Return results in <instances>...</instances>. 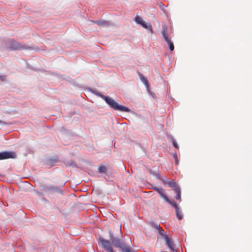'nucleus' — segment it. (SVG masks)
<instances>
[{"mask_svg":"<svg viewBox=\"0 0 252 252\" xmlns=\"http://www.w3.org/2000/svg\"><path fill=\"white\" fill-rule=\"evenodd\" d=\"M154 190L158 193L160 196L164 199L167 203H170V200L165 195L163 192V189L161 188L155 187L153 188Z\"/></svg>","mask_w":252,"mask_h":252,"instance_id":"nucleus-5","label":"nucleus"},{"mask_svg":"<svg viewBox=\"0 0 252 252\" xmlns=\"http://www.w3.org/2000/svg\"><path fill=\"white\" fill-rule=\"evenodd\" d=\"M173 144L176 148H177V149L179 148V146L175 140H173Z\"/></svg>","mask_w":252,"mask_h":252,"instance_id":"nucleus-20","label":"nucleus"},{"mask_svg":"<svg viewBox=\"0 0 252 252\" xmlns=\"http://www.w3.org/2000/svg\"><path fill=\"white\" fill-rule=\"evenodd\" d=\"M9 48L12 50H20L24 49L25 47L20 43L16 41H13L9 44Z\"/></svg>","mask_w":252,"mask_h":252,"instance_id":"nucleus-8","label":"nucleus"},{"mask_svg":"<svg viewBox=\"0 0 252 252\" xmlns=\"http://www.w3.org/2000/svg\"><path fill=\"white\" fill-rule=\"evenodd\" d=\"M170 205H171L176 210V214L178 218V219L179 220H181L183 218V215L182 212L180 210L179 208H178V206L176 205V204L172 201L170 200V203H168Z\"/></svg>","mask_w":252,"mask_h":252,"instance_id":"nucleus-9","label":"nucleus"},{"mask_svg":"<svg viewBox=\"0 0 252 252\" xmlns=\"http://www.w3.org/2000/svg\"><path fill=\"white\" fill-rule=\"evenodd\" d=\"M165 241L166 245L169 248V249L173 252H177L175 249V245L173 244L172 241L170 238L169 236H165Z\"/></svg>","mask_w":252,"mask_h":252,"instance_id":"nucleus-6","label":"nucleus"},{"mask_svg":"<svg viewBox=\"0 0 252 252\" xmlns=\"http://www.w3.org/2000/svg\"><path fill=\"white\" fill-rule=\"evenodd\" d=\"M0 79L1 81H3L5 79V76L4 75H0Z\"/></svg>","mask_w":252,"mask_h":252,"instance_id":"nucleus-21","label":"nucleus"},{"mask_svg":"<svg viewBox=\"0 0 252 252\" xmlns=\"http://www.w3.org/2000/svg\"><path fill=\"white\" fill-rule=\"evenodd\" d=\"M98 172L100 173H104L106 172V167L105 166H100L98 169Z\"/></svg>","mask_w":252,"mask_h":252,"instance_id":"nucleus-15","label":"nucleus"},{"mask_svg":"<svg viewBox=\"0 0 252 252\" xmlns=\"http://www.w3.org/2000/svg\"><path fill=\"white\" fill-rule=\"evenodd\" d=\"M98 242L99 245L107 252H113L111 243L109 241L102 238H100L98 240Z\"/></svg>","mask_w":252,"mask_h":252,"instance_id":"nucleus-3","label":"nucleus"},{"mask_svg":"<svg viewBox=\"0 0 252 252\" xmlns=\"http://www.w3.org/2000/svg\"><path fill=\"white\" fill-rule=\"evenodd\" d=\"M162 35L165 41L168 44L170 50L171 51H173L174 49V46L173 43L171 42L170 39L168 36L167 29L165 26H162Z\"/></svg>","mask_w":252,"mask_h":252,"instance_id":"nucleus-4","label":"nucleus"},{"mask_svg":"<svg viewBox=\"0 0 252 252\" xmlns=\"http://www.w3.org/2000/svg\"><path fill=\"white\" fill-rule=\"evenodd\" d=\"M144 28L149 30L152 32H153V29L152 26L150 23H146L145 22L143 21L140 24Z\"/></svg>","mask_w":252,"mask_h":252,"instance_id":"nucleus-13","label":"nucleus"},{"mask_svg":"<svg viewBox=\"0 0 252 252\" xmlns=\"http://www.w3.org/2000/svg\"><path fill=\"white\" fill-rule=\"evenodd\" d=\"M140 79L141 81L145 84V85L148 87V83L147 79L144 76L140 75Z\"/></svg>","mask_w":252,"mask_h":252,"instance_id":"nucleus-18","label":"nucleus"},{"mask_svg":"<svg viewBox=\"0 0 252 252\" xmlns=\"http://www.w3.org/2000/svg\"><path fill=\"white\" fill-rule=\"evenodd\" d=\"M109 233L110 241L114 247L120 248L123 252H126L127 249H130L129 247H126L119 238L114 237L111 231H109Z\"/></svg>","mask_w":252,"mask_h":252,"instance_id":"nucleus-2","label":"nucleus"},{"mask_svg":"<svg viewBox=\"0 0 252 252\" xmlns=\"http://www.w3.org/2000/svg\"><path fill=\"white\" fill-rule=\"evenodd\" d=\"M5 124H6V123L5 122H2L0 120V125L3 126V125H5Z\"/></svg>","mask_w":252,"mask_h":252,"instance_id":"nucleus-22","label":"nucleus"},{"mask_svg":"<svg viewBox=\"0 0 252 252\" xmlns=\"http://www.w3.org/2000/svg\"><path fill=\"white\" fill-rule=\"evenodd\" d=\"M175 164L178 165L179 163V161H178V159H175Z\"/></svg>","mask_w":252,"mask_h":252,"instance_id":"nucleus-25","label":"nucleus"},{"mask_svg":"<svg viewBox=\"0 0 252 252\" xmlns=\"http://www.w3.org/2000/svg\"><path fill=\"white\" fill-rule=\"evenodd\" d=\"M160 8H161L162 10H164V5H163V4H162L160 3Z\"/></svg>","mask_w":252,"mask_h":252,"instance_id":"nucleus-23","label":"nucleus"},{"mask_svg":"<svg viewBox=\"0 0 252 252\" xmlns=\"http://www.w3.org/2000/svg\"><path fill=\"white\" fill-rule=\"evenodd\" d=\"M173 157H174V158L175 159H177V154H176V153H175V154H174V155H173Z\"/></svg>","mask_w":252,"mask_h":252,"instance_id":"nucleus-26","label":"nucleus"},{"mask_svg":"<svg viewBox=\"0 0 252 252\" xmlns=\"http://www.w3.org/2000/svg\"><path fill=\"white\" fill-rule=\"evenodd\" d=\"M94 93L96 95L102 98L111 108L115 110L127 113L131 112V110L129 108L118 104L114 99L110 97L104 95L97 92Z\"/></svg>","mask_w":252,"mask_h":252,"instance_id":"nucleus-1","label":"nucleus"},{"mask_svg":"<svg viewBox=\"0 0 252 252\" xmlns=\"http://www.w3.org/2000/svg\"><path fill=\"white\" fill-rule=\"evenodd\" d=\"M45 189L47 190L52 191H59L61 192V189L56 187L53 186H47L45 188Z\"/></svg>","mask_w":252,"mask_h":252,"instance_id":"nucleus-14","label":"nucleus"},{"mask_svg":"<svg viewBox=\"0 0 252 252\" xmlns=\"http://www.w3.org/2000/svg\"><path fill=\"white\" fill-rule=\"evenodd\" d=\"M89 22L92 23H95L99 27H107L110 25L109 22L106 20H100L96 21L90 20Z\"/></svg>","mask_w":252,"mask_h":252,"instance_id":"nucleus-10","label":"nucleus"},{"mask_svg":"<svg viewBox=\"0 0 252 252\" xmlns=\"http://www.w3.org/2000/svg\"><path fill=\"white\" fill-rule=\"evenodd\" d=\"M158 231L159 234L164 239H165V236H168L165 234V231L161 227L158 230Z\"/></svg>","mask_w":252,"mask_h":252,"instance_id":"nucleus-17","label":"nucleus"},{"mask_svg":"<svg viewBox=\"0 0 252 252\" xmlns=\"http://www.w3.org/2000/svg\"><path fill=\"white\" fill-rule=\"evenodd\" d=\"M162 182L164 184H167L169 186V187H172L173 189L175 188L176 187H180L178 185L176 184L175 180H172L171 181H169L168 180H163Z\"/></svg>","mask_w":252,"mask_h":252,"instance_id":"nucleus-11","label":"nucleus"},{"mask_svg":"<svg viewBox=\"0 0 252 252\" xmlns=\"http://www.w3.org/2000/svg\"><path fill=\"white\" fill-rule=\"evenodd\" d=\"M15 153L11 152H0V160L14 158Z\"/></svg>","mask_w":252,"mask_h":252,"instance_id":"nucleus-7","label":"nucleus"},{"mask_svg":"<svg viewBox=\"0 0 252 252\" xmlns=\"http://www.w3.org/2000/svg\"><path fill=\"white\" fill-rule=\"evenodd\" d=\"M126 252H134L131 249V248H130L129 249H127Z\"/></svg>","mask_w":252,"mask_h":252,"instance_id":"nucleus-24","label":"nucleus"},{"mask_svg":"<svg viewBox=\"0 0 252 252\" xmlns=\"http://www.w3.org/2000/svg\"><path fill=\"white\" fill-rule=\"evenodd\" d=\"M152 225L153 227H155L158 230L161 227L160 226L159 224L155 223L153 222L152 223Z\"/></svg>","mask_w":252,"mask_h":252,"instance_id":"nucleus-19","label":"nucleus"},{"mask_svg":"<svg viewBox=\"0 0 252 252\" xmlns=\"http://www.w3.org/2000/svg\"><path fill=\"white\" fill-rule=\"evenodd\" d=\"M134 21L137 24L140 25L143 21V19L139 16H136L135 17Z\"/></svg>","mask_w":252,"mask_h":252,"instance_id":"nucleus-16","label":"nucleus"},{"mask_svg":"<svg viewBox=\"0 0 252 252\" xmlns=\"http://www.w3.org/2000/svg\"><path fill=\"white\" fill-rule=\"evenodd\" d=\"M173 190L175 193L176 194V199L177 200H181V189L180 187H176L173 189Z\"/></svg>","mask_w":252,"mask_h":252,"instance_id":"nucleus-12","label":"nucleus"}]
</instances>
